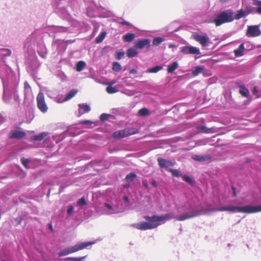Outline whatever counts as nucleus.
<instances>
[{
	"instance_id": "obj_40",
	"label": "nucleus",
	"mask_w": 261,
	"mask_h": 261,
	"mask_svg": "<svg viewBox=\"0 0 261 261\" xmlns=\"http://www.w3.org/2000/svg\"><path fill=\"white\" fill-rule=\"evenodd\" d=\"M85 257H67L65 259L66 260H71V261H83Z\"/></svg>"
},
{
	"instance_id": "obj_3",
	"label": "nucleus",
	"mask_w": 261,
	"mask_h": 261,
	"mask_svg": "<svg viewBox=\"0 0 261 261\" xmlns=\"http://www.w3.org/2000/svg\"><path fill=\"white\" fill-rule=\"evenodd\" d=\"M233 19L234 17L232 11H222L216 16L212 22L216 26H220L223 23L231 22Z\"/></svg>"
},
{
	"instance_id": "obj_17",
	"label": "nucleus",
	"mask_w": 261,
	"mask_h": 261,
	"mask_svg": "<svg viewBox=\"0 0 261 261\" xmlns=\"http://www.w3.org/2000/svg\"><path fill=\"white\" fill-rule=\"evenodd\" d=\"M198 128L200 132L207 134L216 132V129L214 127L207 128L204 126H200Z\"/></svg>"
},
{
	"instance_id": "obj_27",
	"label": "nucleus",
	"mask_w": 261,
	"mask_h": 261,
	"mask_svg": "<svg viewBox=\"0 0 261 261\" xmlns=\"http://www.w3.org/2000/svg\"><path fill=\"white\" fill-rule=\"evenodd\" d=\"M121 65L117 62H114L113 63L112 69L116 72L120 71L121 70Z\"/></svg>"
},
{
	"instance_id": "obj_31",
	"label": "nucleus",
	"mask_w": 261,
	"mask_h": 261,
	"mask_svg": "<svg viewBox=\"0 0 261 261\" xmlns=\"http://www.w3.org/2000/svg\"><path fill=\"white\" fill-rule=\"evenodd\" d=\"M164 41V39L163 38L160 37H156L153 40L152 44L154 46H158L161 43V42H162Z\"/></svg>"
},
{
	"instance_id": "obj_26",
	"label": "nucleus",
	"mask_w": 261,
	"mask_h": 261,
	"mask_svg": "<svg viewBox=\"0 0 261 261\" xmlns=\"http://www.w3.org/2000/svg\"><path fill=\"white\" fill-rule=\"evenodd\" d=\"M204 70V68L202 66H197L195 70L192 71V74L194 76H197L198 74L201 73Z\"/></svg>"
},
{
	"instance_id": "obj_11",
	"label": "nucleus",
	"mask_w": 261,
	"mask_h": 261,
	"mask_svg": "<svg viewBox=\"0 0 261 261\" xmlns=\"http://www.w3.org/2000/svg\"><path fill=\"white\" fill-rule=\"evenodd\" d=\"M158 162L161 168H167L168 166H173L175 164V163L167 161L163 158H158Z\"/></svg>"
},
{
	"instance_id": "obj_29",
	"label": "nucleus",
	"mask_w": 261,
	"mask_h": 261,
	"mask_svg": "<svg viewBox=\"0 0 261 261\" xmlns=\"http://www.w3.org/2000/svg\"><path fill=\"white\" fill-rule=\"evenodd\" d=\"M77 93V91L75 90H72L70 91L66 96L65 100H68L72 98Z\"/></svg>"
},
{
	"instance_id": "obj_42",
	"label": "nucleus",
	"mask_w": 261,
	"mask_h": 261,
	"mask_svg": "<svg viewBox=\"0 0 261 261\" xmlns=\"http://www.w3.org/2000/svg\"><path fill=\"white\" fill-rule=\"evenodd\" d=\"M86 204V201L84 197H82L77 201V205L80 206L85 205Z\"/></svg>"
},
{
	"instance_id": "obj_7",
	"label": "nucleus",
	"mask_w": 261,
	"mask_h": 261,
	"mask_svg": "<svg viewBox=\"0 0 261 261\" xmlns=\"http://www.w3.org/2000/svg\"><path fill=\"white\" fill-rule=\"evenodd\" d=\"M261 35V30L258 25L248 26L246 35L248 37H256Z\"/></svg>"
},
{
	"instance_id": "obj_2",
	"label": "nucleus",
	"mask_w": 261,
	"mask_h": 261,
	"mask_svg": "<svg viewBox=\"0 0 261 261\" xmlns=\"http://www.w3.org/2000/svg\"><path fill=\"white\" fill-rule=\"evenodd\" d=\"M95 244L94 242H82L80 244H76L73 246L66 248L60 251L58 253L59 256H63L69 254L77 252L87 248L88 246L92 245Z\"/></svg>"
},
{
	"instance_id": "obj_4",
	"label": "nucleus",
	"mask_w": 261,
	"mask_h": 261,
	"mask_svg": "<svg viewBox=\"0 0 261 261\" xmlns=\"http://www.w3.org/2000/svg\"><path fill=\"white\" fill-rule=\"evenodd\" d=\"M138 133L137 129L133 128H126L122 130L116 131L113 133V137L116 139H120L123 138L136 134Z\"/></svg>"
},
{
	"instance_id": "obj_28",
	"label": "nucleus",
	"mask_w": 261,
	"mask_h": 261,
	"mask_svg": "<svg viewBox=\"0 0 261 261\" xmlns=\"http://www.w3.org/2000/svg\"><path fill=\"white\" fill-rule=\"evenodd\" d=\"M162 69V67L161 66H155L152 68H149L147 70V72L149 73H155L161 70Z\"/></svg>"
},
{
	"instance_id": "obj_13",
	"label": "nucleus",
	"mask_w": 261,
	"mask_h": 261,
	"mask_svg": "<svg viewBox=\"0 0 261 261\" xmlns=\"http://www.w3.org/2000/svg\"><path fill=\"white\" fill-rule=\"evenodd\" d=\"M25 136V133L23 131L14 130L10 133L9 137L12 139H21Z\"/></svg>"
},
{
	"instance_id": "obj_1",
	"label": "nucleus",
	"mask_w": 261,
	"mask_h": 261,
	"mask_svg": "<svg viewBox=\"0 0 261 261\" xmlns=\"http://www.w3.org/2000/svg\"><path fill=\"white\" fill-rule=\"evenodd\" d=\"M144 218L148 222H141L140 223L132 224L130 226L137 229L145 230L155 228L158 226V224L155 222L153 216L150 217L148 216H144Z\"/></svg>"
},
{
	"instance_id": "obj_54",
	"label": "nucleus",
	"mask_w": 261,
	"mask_h": 261,
	"mask_svg": "<svg viewBox=\"0 0 261 261\" xmlns=\"http://www.w3.org/2000/svg\"><path fill=\"white\" fill-rule=\"evenodd\" d=\"M151 184H152V186H153L155 187H156L157 186L156 182L154 180L152 181Z\"/></svg>"
},
{
	"instance_id": "obj_44",
	"label": "nucleus",
	"mask_w": 261,
	"mask_h": 261,
	"mask_svg": "<svg viewBox=\"0 0 261 261\" xmlns=\"http://www.w3.org/2000/svg\"><path fill=\"white\" fill-rule=\"evenodd\" d=\"M109 115L107 114H102L100 116V119L102 121H104L108 118Z\"/></svg>"
},
{
	"instance_id": "obj_52",
	"label": "nucleus",
	"mask_w": 261,
	"mask_h": 261,
	"mask_svg": "<svg viewBox=\"0 0 261 261\" xmlns=\"http://www.w3.org/2000/svg\"><path fill=\"white\" fill-rule=\"evenodd\" d=\"M83 124H91L92 122L90 120H85L82 122Z\"/></svg>"
},
{
	"instance_id": "obj_50",
	"label": "nucleus",
	"mask_w": 261,
	"mask_h": 261,
	"mask_svg": "<svg viewBox=\"0 0 261 261\" xmlns=\"http://www.w3.org/2000/svg\"><path fill=\"white\" fill-rule=\"evenodd\" d=\"M105 206L106 207H107V208H109L110 210H112V206L110 204H109L108 203H106L105 204Z\"/></svg>"
},
{
	"instance_id": "obj_55",
	"label": "nucleus",
	"mask_w": 261,
	"mask_h": 261,
	"mask_svg": "<svg viewBox=\"0 0 261 261\" xmlns=\"http://www.w3.org/2000/svg\"><path fill=\"white\" fill-rule=\"evenodd\" d=\"M257 92H258V90H257L256 87H254L253 89L252 92L253 93H257Z\"/></svg>"
},
{
	"instance_id": "obj_41",
	"label": "nucleus",
	"mask_w": 261,
	"mask_h": 261,
	"mask_svg": "<svg viewBox=\"0 0 261 261\" xmlns=\"http://www.w3.org/2000/svg\"><path fill=\"white\" fill-rule=\"evenodd\" d=\"M254 4L258 6V7L256 9V12L258 14H261V2L258 1H256L254 2Z\"/></svg>"
},
{
	"instance_id": "obj_15",
	"label": "nucleus",
	"mask_w": 261,
	"mask_h": 261,
	"mask_svg": "<svg viewBox=\"0 0 261 261\" xmlns=\"http://www.w3.org/2000/svg\"><path fill=\"white\" fill-rule=\"evenodd\" d=\"M192 159L196 161L204 162L210 160L211 159V156L210 154H206L204 155H195L192 156Z\"/></svg>"
},
{
	"instance_id": "obj_59",
	"label": "nucleus",
	"mask_w": 261,
	"mask_h": 261,
	"mask_svg": "<svg viewBox=\"0 0 261 261\" xmlns=\"http://www.w3.org/2000/svg\"><path fill=\"white\" fill-rule=\"evenodd\" d=\"M3 261H6V260H4Z\"/></svg>"
},
{
	"instance_id": "obj_43",
	"label": "nucleus",
	"mask_w": 261,
	"mask_h": 261,
	"mask_svg": "<svg viewBox=\"0 0 261 261\" xmlns=\"http://www.w3.org/2000/svg\"><path fill=\"white\" fill-rule=\"evenodd\" d=\"M21 162L22 164V165L26 168H27V164L29 162V160L27 159H25L24 158H22L21 159Z\"/></svg>"
},
{
	"instance_id": "obj_45",
	"label": "nucleus",
	"mask_w": 261,
	"mask_h": 261,
	"mask_svg": "<svg viewBox=\"0 0 261 261\" xmlns=\"http://www.w3.org/2000/svg\"><path fill=\"white\" fill-rule=\"evenodd\" d=\"M74 211V208L72 205H70L68 206V208L67 210V213L68 215H71Z\"/></svg>"
},
{
	"instance_id": "obj_48",
	"label": "nucleus",
	"mask_w": 261,
	"mask_h": 261,
	"mask_svg": "<svg viewBox=\"0 0 261 261\" xmlns=\"http://www.w3.org/2000/svg\"><path fill=\"white\" fill-rule=\"evenodd\" d=\"M23 220V218L22 217H19L15 219V221L17 222V224H20Z\"/></svg>"
},
{
	"instance_id": "obj_49",
	"label": "nucleus",
	"mask_w": 261,
	"mask_h": 261,
	"mask_svg": "<svg viewBox=\"0 0 261 261\" xmlns=\"http://www.w3.org/2000/svg\"><path fill=\"white\" fill-rule=\"evenodd\" d=\"M142 184L143 185V186L146 188V189H148L149 186H148V184L147 183V181L146 180H143L142 181Z\"/></svg>"
},
{
	"instance_id": "obj_23",
	"label": "nucleus",
	"mask_w": 261,
	"mask_h": 261,
	"mask_svg": "<svg viewBox=\"0 0 261 261\" xmlns=\"http://www.w3.org/2000/svg\"><path fill=\"white\" fill-rule=\"evenodd\" d=\"M135 36L133 33H127L123 36V39L125 42H130L135 39Z\"/></svg>"
},
{
	"instance_id": "obj_12",
	"label": "nucleus",
	"mask_w": 261,
	"mask_h": 261,
	"mask_svg": "<svg viewBox=\"0 0 261 261\" xmlns=\"http://www.w3.org/2000/svg\"><path fill=\"white\" fill-rule=\"evenodd\" d=\"M212 211H230L232 212H239L240 211L239 206H229L227 207H221L218 208H215L212 210Z\"/></svg>"
},
{
	"instance_id": "obj_56",
	"label": "nucleus",
	"mask_w": 261,
	"mask_h": 261,
	"mask_svg": "<svg viewBox=\"0 0 261 261\" xmlns=\"http://www.w3.org/2000/svg\"><path fill=\"white\" fill-rule=\"evenodd\" d=\"M124 200L126 202H128L129 200L127 196L124 197Z\"/></svg>"
},
{
	"instance_id": "obj_18",
	"label": "nucleus",
	"mask_w": 261,
	"mask_h": 261,
	"mask_svg": "<svg viewBox=\"0 0 261 261\" xmlns=\"http://www.w3.org/2000/svg\"><path fill=\"white\" fill-rule=\"evenodd\" d=\"M48 135L46 132H42L38 135L33 136L31 137V140L34 141H42Z\"/></svg>"
},
{
	"instance_id": "obj_25",
	"label": "nucleus",
	"mask_w": 261,
	"mask_h": 261,
	"mask_svg": "<svg viewBox=\"0 0 261 261\" xmlns=\"http://www.w3.org/2000/svg\"><path fill=\"white\" fill-rule=\"evenodd\" d=\"M241 89L239 91L240 93L244 97H247L249 94V90L246 89L244 86L240 87Z\"/></svg>"
},
{
	"instance_id": "obj_57",
	"label": "nucleus",
	"mask_w": 261,
	"mask_h": 261,
	"mask_svg": "<svg viewBox=\"0 0 261 261\" xmlns=\"http://www.w3.org/2000/svg\"><path fill=\"white\" fill-rule=\"evenodd\" d=\"M220 2L222 3H224L228 1L229 0H219Z\"/></svg>"
},
{
	"instance_id": "obj_53",
	"label": "nucleus",
	"mask_w": 261,
	"mask_h": 261,
	"mask_svg": "<svg viewBox=\"0 0 261 261\" xmlns=\"http://www.w3.org/2000/svg\"><path fill=\"white\" fill-rule=\"evenodd\" d=\"M232 190L233 191V194L234 196H236V188L234 187H232Z\"/></svg>"
},
{
	"instance_id": "obj_19",
	"label": "nucleus",
	"mask_w": 261,
	"mask_h": 261,
	"mask_svg": "<svg viewBox=\"0 0 261 261\" xmlns=\"http://www.w3.org/2000/svg\"><path fill=\"white\" fill-rule=\"evenodd\" d=\"M245 49L244 45L242 43L238 48L234 50V54L236 57H241L244 55V50Z\"/></svg>"
},
{
	"instance_id": "obj_46",
	"label": "nucleus",
	"mask_w": 261,
	"mask_h": 261,
	"mask_svg": "<svg viewBox=\"0 0 261 261\" xmlns=\"http://www.w3.org/2000/svg\"><path fill=\"white\" fill-rule=\"evenodd\" d=\"M24 88L25 91L28 90H31V87L30 84L27 81H25L24 83Z\"/></svg>"
},
{
	"instance_id": "obj_20",
	"label": "nucleus",
	"mask_w": 261,
	"mask_h": 261,
	"mask_svg": "<svg viewBox=\"0 0 261 261\" xmlns=\"http://www.w3.org/2000/svg\"><path fill=\"white\" fill-rule=\"evenodd\" d=\"M115 83V82H112L107 84V85H109V86L106 88V91L108 93L110 94H113L116 93L118 91L116 88L112 86V85Z\"/></svg>"
},
{
	"instance_id": "obj_22",
	"label": "nucleus",
	"mask_w": 261,
	"mask_h": 261,
	"mask_svg": "<svg viewBox=\"0 0 261 261\" xmlns=\"http://www.w3.org/2000/svg\"><path fill=\"white\" fill-rule=\"evenodd\" d=\"M127 56L128 58H133L138 55V52L135 48H130L127 49L126 52Z\"/></svg>"
},
{
	"instance_id": "obj_33",
	"label": "nucleus",
	"mask_w": 261,
	"mask_h": 261,
	"mask_svg": "<svg viewBox=\"0 0 261 261\" xmlns=\"http://www.w3.org/2000/svg\"><path fill=\"white\" fill-rule=\"evenodd\" d=\"M190 54H192V55H198L200 54V51L199 49L198 48L194 47V46H191V49H190Z\"/></svg>"
},
{
	"instance_id": "obj_8",
	"label": "nucleus",
	"mask_w": 261,
	"mask_h": 261,
	"mask_svg": "<svg viewBox=\"0 0 261 261\" xmlns=\"http://www.w3.org/2000/svg\"><path fill=\"white\" fill-rule=\"evenodd\" d=\"M259 212H261V205L255 206L246 205L243 207H240L239 213L251 214L257 213Z\"/></svg>"
},
{
	"instance_id": "obj_32",
	"label": "nucleus",
	"mask_w": 261,
	"mask_h": 261,
	"mask_svg": "<svg viewBox=\"0 0 261 261\" xmlns=\"http://www.w3.org/2000/svg\"><path fill=\"white\" fill-rule=\"evenodd\" d=\"M106 36V32L101 33L99 35H98L96 38V42L97 43L101 42L103 39H105Z\"/></svg>"
},
{
	"instance_id": "obj_36",
	"label": "nucleus",
	"mask_w": 261,
	"mask_h": 261,
	"mask_svg": "<svg viewBox=\"0 0 261 261\" xmlns=\"http://www.w3.org/2000/svg\"><path fill=\"white\" fill-rule=\"evenodd\" d=\"M148 113V110L146 108H142L138 112L139 115L141 116L147 115Z\"/></svg>"
},
{
	"instance_id": "obj_14",
	"label": "nucleus",
	"mask_w": 261,
	"mask_h": 261,
	"mask_svg": "<svg viewBox=\"0 0 261 261\" xmlns=\"http://www.w3.org/2000/svg\"><path fill=\"white\" fill-rule=\"evenodd\" d=\"M200 215V213L199 212H193L190 214H185L182 216H180L178 217H177L176 218V221H184L188 219H190L191 218H193L196 216H198Z\"/></svg>"
},
{
	"instance_id": "obj_5",
	"label": "nucleus",
	"mask_w": 261,
	"mask_h": 261,
	"mask_svg": "<svg viewBox=\"0 0 261 261\" xmlns=\"http://www.w3.org/2000/svg\"><path fill=\"white\" fill-rule=\"evenodd\" d=\"M37 107L42 113H45L48 110L47 106L45 101L44 94L42 92H39L36 98Z\"/></svg>"
},
{
	"instance_id": "obj_38",
	"label": "nucleus",
	"mask_w": 261,
	"mask_h": 261,
	"mask_svg": "<svg viewBox=\"0 0 261 261\" xmlns=\"http://www.w3.org/2000/svg\"><path fill=\"white\" fill-rule=\"evenodd\" d=\"M183 179L191 185H193L194 182L188 175H185L182 176Z\"/></svg>"
},
{
	"instance_id": "obj_35",
	"label": "nucleus",
	"mask_w": 261,
	"mask_h": 261,
	"mask_svg": "<svg viewBox=\"0 0 261 261\" xmlns=\"http://www.w3.org/2000/svg\"><path fill=\"white\" fill-rule=\"evenodd\" d=\"M190 49H191V46H185L181 47L180 48V51L181 53H182L184 54H190Z\"/></svg>"
},
{
	"instance_id": "obj_37",
	"label": "nucleus",
	"mask_w": 261,
	"mask_h": 261,
	"mask_svg": "<svg viewBox=\"0 0 261 261\" xmlns=\"http://www.w3.org/2000/svg\"><path fill=\"white\" fill-rule=\"evenodd\" d=\"M169 171L171 173L173 176L179 177L181 175L180 172L177 169H170Z\"/></svg>"
},
{
	"instance_id": "obj_9",
	"label": "nucleus",
	"mask_w": 261,
	"mask_h": 261,
	"mask_svg": "<svg viewBox=\"0 0 261 261\" xmlns=\"http://www.w3.org/2000/svg\"><path fill=\"white\" fill-rule=\"evenodd\" d=\"M155 222L156 224H158V226L161 224V221H164L169 220L172 219L174 217L173 214L171 213L166 214L163 216H156L153 215Z\"/></svg>"
},
{
	"instance_id": "obj_10",
	"label": "nucleus",
	"mask_w": 261,
	"mask_h": 261,
	"mask_svg": "<svg viewBox=\"0 0 261 261\" xmlns=\"http://www.w3.org/2000/svg\"><path fill=\"white\" fill-rule=\"evenodd\" d=\"M150 46V40L149 39H144L136 42L135 46L136 48L142 49L144 47L149 48Z\"/></svg>"
},
{
	"instance_id": "obj_51",
	"label": "nucleus",
	"mask_w": 261,
	"mask_h": 261,
	"mask_svg": "<svg viewBox=\"0 0 261 261\" xmlns=\"http://www.w3.org/2000/svg\"><path fill=\"white\" fill-rule=\"evenodd\" d=\"M137 73V71L135 69H132L129 71L130 74H136Z\"/></svg>"
},
{
	"instance_id": "obj_39",
	"label": "nucleus",
	"mask_w": 261,
	"mask_h": 261,
	"mask_svg": "<svg viewBox=\"0 0 261 261\" xmlns=\"http://www.w3.org/2000/svg\"><path fill=\"white\" fill-rule=\"evenodd\" d=\"M136 174L133 172H131L127 174L125 177V179L127 180H133L136 177Z\"/></svg>"
},
{
	"instance_id": "obj_21",
	"label": "nucleus",
	"mask_w": 261,
	"mask_h": 261,
	"mask_svg": "<svg viewBox=\"0 0 261 261\" xmlns=\"http://www.w3.org/2000/svg\"><path fill=\"white\" fill-rule=\"evenodd\" d=\"M178 64L177 62L175 61L168 65L167 72L169 73H172L178 68Z\"/></svg>"
},
{
	"instance_id": "obj_16",
	"label": "nucleus",
	"mask_w": 261,
	"mask_h": 261,
	"mask_svg": "<svg viewBox=\"0 0 261 261\" xmlns=\"http://www.w3.org/2000/svg\"><path fill=\"white\" fill-rule=\"evenodd\" d=\"M79 113L81 115L88 113L91 110L90 106L87 104H84V103L79 104Z\"/></svg>"
},
{
	"instance_id": "obj_30",
	"label": "nucleus",
	"mask_w": 261,
	"mask_h": 261,
	"mask_svg": "<svg viewBox=\"0 0 261 261\" xmlns=\"http://www.w3.org/2000/svg\"><path fill=\"white\" fill-rule=\"evenodd\" d=\"M246 15V12L243 10L241 9L238 11V13L234 16L236 19H239L245 16Z\"/></svg>"
},
{
	"instance_id": "obj_58",
	"label": "nucleus",
	"mask_w": 261,
	"mask_h": 261,
	"mask_svg": "<svg viewBox=\"0 0 261 261\" xmlns=\"http://www.w3.org/2000/svg\"><path fill=\"white\" fill-rule=\"evenodd\" d=\"M49 229H50V230H51V231L53 230V227H52V225H51V224H49Z\"/></svg>"
},
{
	"instance_id": "obj_34",
	"label": "nucleus",
	"mask_w": 261,
	"mask_h": 261,
	"mask_svg": "<svg viewBox=\"0 0 261 261\" xmlns=\"http://www.w3.org/2000/svg\"><path fill=\"white\" fill-rule=\"evenodd\" d=\"M125 55L124 51L122 50L117 51L115 53V58L118 60H120Z\"/></svg>"
},
{
	"instance_id": "obj_47",
	"label": "nucleus",
	"mask_w": 261,
	"mask_h": 261,
	"mask_svg": "<svg viewBox=\"0 0 261 261\" xmlns=\"http://www.w3.org/2000/svg\"><path fill=\"white\" fill-rule=\"evenodd\" d=\"M119 23V24H120L121 25H127V26L132 27V25L131 24V23L126 21H120Z\"/></svg>"
},
{
	"instance_id": "obj_24",
	"label": "nucleus",
	"mask_w": 261,
	"mask_h": 261,
	"mask_svg": "<svg viewBox=\"0 0 261 261\" xmlns=\"http://www.w3.org/2000/svg\"><path fill=\"white\" fill-rule=\"evenodd\" d=\"M86 63L83 61H80L76 63V70L78 72H80L85 67Z\"/></svg>"
},
{
	"instance_id": "obj_6",
	"label": "nucleus",
	"mask_w": 261,
	"mask_h": 261,
	"mask_svg": "<svg viewBox=\"0 0 261 261\" xmlns=\"http://www.w3.org/2000/svg\"><path fill=\"white\" fill-rule=\"evenodd\" d=\"M192 38L203 47L207 46L208 43H211L207 35H200L198 33H195L192 35Z\"/></svg>"
}]
</instances>
